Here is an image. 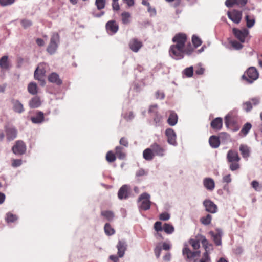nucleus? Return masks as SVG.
<instances>
[{
    "label": "nucleus",
    "mask_w": 262,
    "mask_h": 262,
    "mask_svg": "<svg viewBox=\"0 0 262 262\" xmlns=\"http://www.w3.org/2000/svg\"><path fill=\"white\" fill-rule=\"evenodd\" d=\"M186 39V35L183 33L178 34L173 38L172 41L176 44L171 46L169 51V55L172 58L179 60L184 57L185 53L188 55L191 54L192 51L191 50H185Z\"/></svg>",
    "instance_id": "nucleus-1"
},
{
    "label": "nucleus",
    "mask_w": 262,
    "mask_h": 262,
    "mask_svg": "<svg viewBox=\"0 0 262 262\" xmlns=\"http://www.w3.org/2000/svg\"><path fill=\"white\" fill-rule=\"evenodd\" d=\"M201 243L205 250V252L204 253L203 257L200 260H195L194 262H210V258L209 255L208 251L210 249V247H212V245L209 244L205 236L201 237Z\"/></svg>",
    "instance_id": "nucleus-2"
},
{
    "label": "nucleus",
    "mask_w": 262,
    "mask_h": 262,
    "mask_svg": "<svg viewBox=\"0 0 262 262\" xmlns=\"http://www.w3.org/2000/svg\"><path fill=\"white\" fill-rule=\"evenodd\" d=\"M59 42V36L58 33H54L52 35L50 43L47 48V51L50 54L55 53L57 49L58 45Z\"/></svg>",
    "instance_id": "nucleus-3"
},
{
    "label": "nucleus",
    "mask_w": 262,
    "mask_h": 262,
    "mask_svg": "<svg viewBox=\"0 0 262 262\" xmlns=\"http://www.w3.org/2000/svg\"><path fill=\"white\" fill-rule=\"evenodd\" d=\"M140 202L139 208L143 210H147L150 209L151 202L150 201V195L147 193L141 194L138 200Z\"/></svg>",
    "instance_id": "nucleus-4"
},
{
    "label": "nucleus",
    "mask_w": 262,
    "mask_h": 262,
    "mask_svg": "<svg viewBox=\"0 0 262 262\" xmlns=\"http://www.w3.org/2000/svg\"><path fill=\"white\" fill-rule=\"evenodd\" d=\"M259 74L257 70L254 67H251L247 70L246 72L242 76V78L248 82H252L256 80Z\"/></svg>",
    "instance_id": "nucleus-5"
},
{
    "label": "nucleus",
    "mask_w": 262,
    "mask_h": 262,
    "mask_svg": "<svg viewBox=\"0 0 262 262\" xmlns=\"http://www.w3.org/2000/svg\"><path fill=\"white\" fill-rule=\"evenodd\" d=\"M232 32L235 37L242 43L245 42L248 38L249 31L246 28L241 30L233 28Z\"/></svg>",
    "instance_id": "nucleus-6"
},
{
    "label": "nucleus",
    "mask_w": 262,
    "mask_h": 262,
    "mask_svg": "<svg viewBox=\"0 0 262 262\" xmlns=\"http://www.w3.org/2000/svg\"><path fill=\"white\" fill-rule=\"evenodd\" d=\"M227 14L228 18L235 24H238L242 20V11L233 10L228 11Z\"/></svg>",
    "instance_id": "nucleus-7"
},
{
    "label": "nucleus",
    "mask_w": 262,
    "mask_h": 262,
    "mask_svg": "<svg viewBox=\"0 0 262 262\" xmlns=\"http://www.w3.org/2000/svg\"><path fill=\"white\" fill-rule=\"evenodd\" d=\"M157 107L158 106L157 104L151 105L148 111L149 113L151 114V115L154 116V121L155 123L156 126L159 125L162 119V116L158 113Z\"/></svg>",
    "instance_id": "nucleus-8"
},
{
    "label": "nucleus",
    "mask_w": 262,
    "mask_h": 262,
    "mask_svg": "<svg viewBox=\"0 0 262 262\" xmlns=\"http://www.w3.org/2000/svg\"><path fill=\"white\" fill-rule=\"evenodd\" d=\"M26 146L22 141H17L12 147L13 152L16 155H22L25 152Z\"/></svg>",
    "instance_id": "nucleus-9"
},
{
    "label": "nucleus",
    "mask_w": 262,
    "mask_h": 262,
    "mask_svg": "<svg viewBox=\"0 0 262 262\" xmlns=\"http://www.w3.org/2000/svg\"><path fill=\"white\" fill-rule=\"evenodd\" d=\"M165 135L167 138V142L169 144L176 146L177 144L176 141V134L172 128H167L165 130Z\"/></svg>",
    "instance_id": "nucleus-10"
},
{
    "label": "nucleus",
    "mask_w": 262,
    "mask_h": 262,
    "mask_svg": "<svg viewBox=\"0 0 262 262\" xmlns=\"http://www.w3.org/2000/svg\"><path fill=\"white\" fill-rule=\"evenodd\" d=\"M182 253L183 256L186 259H190L198 256L200 254V251H196L192 252L188 247L187 245H185L184 248L183 249Z\"/></svg>",
    "instance_id": "nucleus-11"
},
{
    "label": "nucleus",
    "mask_w": 262,
    "mask_h": 262,
    "mask_svg": "<svg viewBox=\"0 0 262 262\" xmlns=\"http://www.w3.org/2000/svg\"><path fill=\"white\" fill-rule=\"evenodd\" d=\"M45 74V70L44 64L42 63L39 64L34 72V77L36 80L38 81H43L42 78Z\"/></svg>",
    "instance_id": "nucleus-12"
},
{
    "label": "nucleus",
    "mask_w": 262,
    "mask_h": 262,
    "mask_svg": "<svg viewBox=\"0 0 262 262\" xmlns=\"http://www.w3.org/2000/svg\"><path fill=\"white\" fill-rule=\"evenodd\" d=\"M129 49L134 52L137 53L143 46L142 42L136 38L132 39L129 42Z\"/></svg>",
    "instance_id": "nucleus-13"
},
{
    "label": "nucleus",
    "mask_w": 262,
    "mask_h": 262,
    "mask_svg": "<svg viewBox=\"0 0 262 262\" xmlns=\"http://www.w3.org/2000/svg\"><path fill=\"white\" fill-rule=\"evenodd\" d=\"M118 25L114 20H110L106 24V29L109 34H115L118 30Z\"/></svg>",
    "instance_id": "nucleus-14"
},
{
    "label": "nucleus",
    "mask_w": 262,
    "mask_h": 262,
    "mask_svg": "<svg viewBox=\"0 0 262 262\" xmlns=\"http://www.w3.org/2000/svg\"><path fill=\"white\" fill-rule=\"evenodd\" d=\"M204 206L207 212L214 213L217 211V206L211 200H206L203 202Z\"/></svg>",
    "instance_id": "nucleus-15"
},
{
    "label": "nucleus",
    "mask_w": 262,
    "mask_h": 262,
    "mask_svg": "<svg viewBox=\"0 0 262 262\" xmlns=\"http://www.w3.org/2000/svg\"><path fill=\"white\" fill-rule=\"evenodd\" d=\"M225 123L227 127H230L232 126L235 125V128L233 129L234 131H237L239 129V127L238 125H236V121L234 118L230 114H228L225 118Z\"/></svg>",
    "instance_id": "nucleus-16"
},
{
    "label": "nucleus",
    "mask_w": 262,
    "mask_h": 262,
    "mask_svg": "<svg viewBox=\"0 0 262 262\" xmlns=\"http://www.w3.org/2000/svg\"><path fill=\"white\" fill-rule=\"evenodd\" d=\"M129 186L127 185H123L119 190L118 192V198L120 200L126 199L129 195Z\"/></svg>",
    "instance_id": "nucleus-17"
},
{
    "label": "nucleus",
    "mask_w": 262,
    "mask_h": 262,
    "mask_svg": "<svg viewBox=\"0 0 262 262\" xmlns=\"http://www.w3.org/2000/svg\"><path fill=\"white\" fill-rule=\"evenodd\" d=\"M7 139L8 141L14 140L17 137V131L13 127H6L5 128Z\"/></svg>",
    "instance_id": "nucleus-18"
},
{
    "label": "nucleus",
    "mask_w": 262,
    "mask_h": 262,
    "mask_svg": "<svg viewBox=\"0 0 262 262\" xmlns=\"http://www.w3.org/2000/svg\"><path fill=\"white\" fill-rule=\"evenodd\" d=\"M155 155L163 157L164 155L165 149L162 147L157 143H154L150 145Z\"/></svg>",
    "instance_id": "nucleus-19"
},
{
    "label": "nucleus",
    "mask_w": 262,
    "mask_h": 262,
    "mask_svg": "<svg viewBox=\"0 0 262 262\" xmlns=\"http://www.w3.org/2000/svg\"><path fill=\"white\" fill-rule=\"evenodd\" d=\"M227 159L229 162H238L240 158L237 151L230 150L227 155Z\"/></svg>",
    "instance_id": "nucleus-20"
},
{
    "label": "nucleus",
    "mask_w": 262,
    "mask_h": 262,
    "mask_svg": "<svg viewBox=\"0 0 262 262\" xmlns=\"http://www.w3.org/2000/svg\"><path fill=\"white\" fill-rule=\"evenodd\" d=\"M127 245L125 242L122 241H119L117 245V248L118 249V255L119 257H122L124 255L125 251L126 250Z\"/></svg>",
    "instance_id": "nucleus-21"
},
{
    "label": "nucleus",
    "mask_w": 262,
    "mask_h": 262,
    "mask_svg": "<svg viewBox=\"0 0 262 262\" xmlns=\"http://www.w3.org/2000/svg\"><path fill=\"white\" fill-rule=\"evenodd\" d=\"M211 127L215 130H220L222 128L223 120L222 118L217 117L213 119L211 122Z\"/></svg>",
    "instance_id": "nucleus-22"
},
{
    "label": "nucleus",
    "mask_w": 262,
    "mask_h": 262,
    "mask_svg": "<svg viewBox=\"0 0 262 262\" xmlns=\"http://www.w3.org/2000/svg\"><path fill=\"white\" fill-rule=\"evenodd\" d=\"M204 186L209 191H212L215 187L214 180L210 178H206L203 180Z\"/></svg>",
    "instance_id": "nucleus-23"
},
{
    "label": "nucleus",
    "mask_w": 262,
    "mask_h": 262,
    "mask_svg": "<svg viewBox=\"0 0 262 262\" xmlns=\"http://www.w3.org/2000/svg\"><path fill=\"white\" fill-rule=\"evenodd\" d=\"M31 121L36 124L41 123L44 121V114L41 111L36 113V115L31 117Z\"/></svg>",
    "instance_id": "nucleus-24"
},
{
    "label": "nucleus",
    "mask_w": 262,
    "mask_h": 262,
    "mask_svg": "<svg viewBox=\"0 0 262 262\" xmlns=\"http://www.w3.org/2000/svg\"><path fill=\"white\" fill-rule=\"evenodd\" d=\"M155 154L151 147L145 149L143 152V158L147 161L152 160L154 157Z\"/></svg>",
    "instance_id": "nucleus-25"
},
{
    "label": "nucleus",
    "mask_w": 262,
    "mask_h": 262,
    "mask_svg": "<svg viewBox=\"0 0 262 262\" xmlns=\"http://www.w3.org/2000/svg\"><path fill=\"white\" fill-rule=\"evenodd\" d=\"M209 234L211 236L213 241L217 246L221 245L222 244V233L218 232L217 233H214L213 231H210Z\"/></svg>",
    "instance_id": "nucleus-26"
},
{
    "label": "nucleus",
    "mask_w": 262,
    "mask_h": 262,
    "mask_svg": "<svg viewBox=\"0 0 262 262\" xmlns=\"http://www.w3.org/2000/svg\"><path fill=\"white\" fill-rule=\"evenodd\" d=\"M0 67L2 70H7L10 67V64L8 61V56H4L0 59Z\"/></svg>",
    "instance_id": "nucleus-27"
},
{
    "label": "nucleus",
    "mask_w": 262,
    "mask_h": 262,
    "mask_svg": "<svg viewBox=\"0 0 262 262\" xmlns=\"http://www.w3.org/2000/svg\"><path fill=\"white\" fill-rule=\"evenodd\" d=\"M209 143L211 147L214 148H217L220 144V139L217 136H211L209 138Z\"/></svg>",
    "instance_id": "nucleus-28"
},
{
    "label": "nucleus",
    "mask_w": 262,
    "mask_h": 262,
    "mask_svg": "<svg viewBox=\"0 0 262 262\" xmlns=\"http://www.w3.org/2000/svg\"><path fill=\"white\" fill-rule=\"evenodd\" d=\"M177 122L178 116L177 114L173 111H171L167 120L168 124L170 126H174L177 124Z\"/></svg>",
    "instance_id": "nucleus-29"
},
{
    "label": "nucleus",
    "mask_w": 262,
    "mask_h": 262,
    "mask_svg": "<svg viewBox=\"0 0 262 262\" xmlns=\"http://www.w3.org/2000/svg\"><path fill=\"white\" fill-rule=\"evenodd\" d=\"M12 103L15 112L21 113L24 111L23 105L19 101L17 100H12Z\"/></svg>",
    "instance_id": "nucleus-30"
},
{
    "label": "nucleus",
    "mask_w": 262,
    "mask_h": 262,
    "mask_svg": "<svg viewBox=\"0 0 262 262\" xmlns=\"http://www.w3.org/2000/svg\"><path fill=\"white\" fill-rule=\"evenodd\" d=\"M239 151L244 158L247 159L249 157L250 150L247 145L244 144L241 145L239 147Z\"/></svg>",
    "instance_id": "nucleus-31"
},
{
    "label": "nucleus",
    "mask_w": 262,
    "mask_h": 262,
    "mask_svg": "<svg viewBox=\"0 0 262 262\" xmlns=\"http://www.w3.org/2000/svg\"><path fill=\"white\" fill-rule=\"evenodd\" d=\"M29 106L31 108H36L41 105V101L38 97H33L29 102Z\"/></svg>",
    "instance_id": "nucleus-32"
},
{
    "label": "nucleus",
    "mask_w": 262,
    "mask_h": 262,
    "mask_svg": "<svg viewBox=\"0 0 262 262\" xmlns=\"http://www.w3.org/2000/svg\"><path fill=\"white\" fill-rule=\"evenodd\" d=\"M251 124L250 123L247 122L243 126L241 130L239 133V135L242 136H246L248 134L249 130L251 129Z\"/></svg>",
    "instance_id": "nucleus-33"
},
{
    "label": "nucleus",
    "mask_w": 262,
    "mask_h": 262,
    "mask_svg": "<svg viewBox=\"0 0 262 262\" xmlns=\"http://www.w3.org/2000/svg\"><path fill=\"white\" fill-rule=\"evenodd\" d=\"M102 216L104 217L107 220L111 221L113 220L114 213L113 211L110 210H104L101 212Z\"/></svg>",
    "instance_id": "nucleus-34"
},
{
    "label": "nucleus",
    "mask_w": 262,
    "mask_h": 262,
    "mask_svg": "<svg viewBox=\"0 0 262 262\" xmlns=\"http://www.w3.org/2000/svg\"><path fill=\"white\" fill-rule=\"evenodd\" d=\"M104 229L105 233L108 236H111L115 234V231L114 229L112 227L109 223H106L105 224Z\"/></svg>",
    "instance_id": "nucleus-35"
},
{
    "label": "nucleus",
    "mask_w": 262,
    "mask_h": 262,
    "mask_svg": "<svg viewBox=\"0 0 262 262\" xmlns=\"http://www.w3.org/2000/svg\"><path fill=\"white\" fill-rule=\"evenodd\" d=\"M245 19L247 27L251 28L254 26L255 20V18L253 16L247 15H246Z\"/></svg>",
    "instance_id": "nucleus-36"
},
{
    "label": "nucleus",
    "mask_w": 262,
    "mask_h": 262,
    "mask_svg": "<svg viewBox=\"0 0 262 262\" xmlns=\"http://www.w3.org/2000/svg\"><path fill=\"white\" fill-rule=\"evenodd\" d=\"M163 230L167 234H171L173 232L174 228L171 224L165 223L163 225Z\"/></svg>",
    "instance_id": "nucleus-37"
},
{
    "label": "nucleus",
    "mask_w": 262,
    "mask_h": 262,
    "mask_svg": "<svg viewBox=\"0 0 262 262\" xmlns=\"http://www.w3.org/2000/svg\"><path fill=\"white\" fill-rule=\"evenodd\" d=\"M28 90L29 92L32 95L37 94L38 92L37 85L35 83H30L28 86Z\"/></svg>",
    "instance_id": "nucleus-38"
},
{
    "label": "nucleus",
    "mask_w": 262,
    "mask_h": 262,
    "mask_svg": "<svg viewBox=\"0 0 262 262\" xmlns=\"http://www.w3.org/2000/svg\"><path fill=\"white\" fill-rule=\"evenodd\" d=\"M117 157L120 159H123L125 157V154L123 151V148L120 146L116 147V152Z\"/></svg>",
    "instance_id": "nucleus-39"
},
{
    "label": "nucleus",
    "mask_w": 262,
    "mask_h": 262,
    "mask_svg": "<svg viewBox=\"0 0 262 262\" xmlns=\"http://www.w3.org/2000/svg\"><path fill=\"white\" fill-rule=\"evenodd\" d=\"M252 187L256 191L262 190V185L257 181L254 180L251 183Z\"/></svg>",
    "instance_id": "nucleus-40"
},
{
    "label": "nucleus",
    "mask_w": 262,
    "mask_h": 262,
    "mask_svg": "<svg viewBox=\"0 0 262 262\" xmlns=\"http://www.w3.org/2000/svg\"><path fill=\"white\" fill-rule=\"evenodd\" d=\"M49 82H60L59 75L56 73H51L48 77Z\"/></svg>",
    "instance_id": "nucleus-41"
},
{
    "label": "nucleus",
    "mask_w": 262,
    "mask_h": 262,
    "mask_svg": "<svg viewBox=\"0 0 262 262\" xmlns=\"http://www.w3.org/2000/svg\"><path fill=\"white\" fill-rule=\"evenodd\" d=\"M122 21L124 24H128L129 22V18L130 17V14L128 12H124L122 13Z\"/></svg>",
    "instance_id": "nucleus-42"
},
{
    "label": "nucleus",
    "mask_w": 262,
    "mask_h": 262,
    "mask_svg": "<svg viewBox=\"0 0 262 262\" xmlns=\"http://www.w3.org/2000/svg\"><path fill=\"white\" fill-rule=\"evenodd\" d=\"M106 4V0H96L95 5L98 10L104 8Z\"/></svg>",
    "instance_id": "nucleus-43"
},
{
    "label": "nucleus",
    "mask_w": 262,
    "mask_h": 262,
    "mask_svg": "<svg viewBox=\"0 0 262 262\" xmlns=\"http://www.w3.org/2000/svg\"><path fill=\"white\" fill-rule=\"evenodd\" d=\"M211 219L212 216L210 214H207L206 216L201 219V222L203 224L208 225L211 223Z\"/></svg>",
    "instance_id": "nucleus-44"
},
{
    "label": "nucleus",
    "mask_w": 262,
    "mask_h": 262,
    "mask_svg": "<svg viewBox=\"0 0 262 262\" xmlns=\"http://www.w3.org/2000/svg\"><path fill=\"white\" fill-rule=\"evenodd\" d=\"M183 74L188 77H190L193 74V68L192 66L186 68L183 71Z\"/></svg>",
    "instance_id": "nucleus-45"
},
{
    "label": "nucleus",
    "mask_w": 262,
    "mask_h": 262,
    "mask_svg": "<svg viewBox=\"0 0 262 262\" xmlns=\"http://www.w3.org/2000/svg\"><path fill=\"white\" fill-rule=\"evenodd\" d=\"M17 217L16 215H14L12 213H8L7 214V216L6 220L8 223L9 222H14L16 221Z\"/></svg>",
    "instance_id": "nucleus-46"
},
{
    "label": "nucleus",
    "mask_w": 262,
    "mask_h": 262,
    "mask_svg": "<svg viewBox=\"0 0 262 262\" xmlns=\"http://www.w3.org/2000/svg\"><path fill=\"white\" fill-rule=\"evenodd\" d=\"M106 159L108 162H113L116 160V157L113 152L110 151L106 154Z\"/></svg>",
    "instance_id": "nucleus-47"
},
{
    "label": "nucleus",
    "mask_w": 262,
    "mask_h": 262,
    "mask_svg": "<svg viewBox=\"0 0 262 262\" xmlns=\"http://www.w3.org/2000/svg\"><path fill=\"white\" fill-rule=\"evenodd\" d=\"M190 244L192 246L194 249H198L200 248V242L198 240L191 239L189 241Z\"/></svg>",
    "instance_id": "nucleus-48"
},
{
    "label": "nucleus",
    "mask_w": 262,
    "mask_h": 262,
    "mask_svg": "<svg viewBox=\"0 0 262 262\" xmlns=\"http://www.w3.org/2000/svg\"><path fill=\"white\" fill-rule=\"evenodd\" d=\"M192 41L195 48L200 46L202 44V41L201 39L195 35L192 36Z\"/></svg>",
    "instance_id": "nucleus-49"
},
{
    "label": "nucleus",
    "mask_w": 262,
    "mask_h": 262,
    "mask_svg": "<svg viewBox=\"0 0 262 262\" xmlns=\"http://www.w3.org/2000/svg\"><path fill=\"white\" fill-rule=\"evenodd\" d=\"M20 23H21L22 26L25 29H27V28H29L32 24L31 20L27 19H24L21 20Z\"/></svg>",
    "instance_id": "nucleus-50"
},
{
    "label": "nucleus",
    "mask_w": 262,
    "mask_h": 262,
    "mask_svg": "<svg viewBox=\"0 0 262 262\" xmlns=\"http://www.w3.org/2000/svg\"><path fill=\"white\" fill-rule=\"evenodd\" d=\"M195 74L196 75H202L204 73V69L201 67V65L198 64L196 67H195Z\"/></svg>",
    "instance_id": "nucleus-51"
},
{
    "label": "nucleus",
    "mask_w": 262,
    "mask_h": 262,
    "mask_svg": "<svg viewBox=\"0 0 262 262\" xmlns=\"http://www.w3.org/2000/svg\"><path fill=\"white\" fill-rule=\"evenodd\" d=\"M15 0H0V5L5 7L13 4Z\"/></svg>",
    "instance_id": "nucleus-52"
},
{
    "label": "nucleus",
    "mask_w": 262,
    "mask_h": 262,
    "mask_svg": "<svg viewBox=\"0 0 262 262\" xmlns=\"http://www.w3.org/2000/svg\"><path fill=\"white\" fill-rule=\"evenodd\" d=\"M243 108L246 112H249L252 108V106L251 101H247L243 103Z\"/></svg>",
    "instance_id": "nucleus-53"
},
{
    "label": "nucleus",
    "mask_w": 262,
    "mask_h": 262,
    "mask_svg": "<svg viewBox=\"0 0 262 262\" xmlns=\"http://www.w3.org/2000/svg\"><path fill=\"white\" fill-rule=\"evenodd\" d=\"M218 137L221 140L225 141L229 139L230 136L228 134L225 132H222L220 134L219 136Z\"/></svg>",
    "instance_id": "nucleus-54"
},
{
    "label": "nucleus",
    "mask_w": 262,
    "mask_h": 262,
    "mask_svg": "<svg viewBox=\"0 0 262 262\" xmlns=\"http://www.w3.org/2000/svg\"><path fill=\"white\" fill-rule=\"evenodd\" d=\"M231 163L230 165V169L231 170L235 171L239 168V164L238 163V162H233Z\"/></svg>",
    "instance_id": "nucleus-55"
},
{
    "label": "nucleus",
    "mask_w": 262,
    "mask_h": 262,
    "mask_svg": "<svg viewBox=\"0 0 262 262\" xmlns=\"http://www.w3.org/2000/svg\"><path fill=\"white\" fill-rule=\"evenodd\" d=\"M170 218V215L167 212H163L160 214L159 219L162 221H167Z\"/></svg>",
    "instance_id": "nucleus-56"
},
{
    "label": "nucleus",
    "mask_w": 262,
    "mask_h": 262,
    "mask_svg": "<svg viewBox=\"0 0 262 262\" xmlns=\"http://www.w3.org/2000/svg\"><path fill=\"white\" fill-rule=\"evenodd\" d=\"M237 41H233L231 42L232 46L236 50L241 49L243 48V46L241 43Z\"/></svg>",
    "instance_id": "nucleus-57"
},
{
    "label": "nucleus",
    "mask_w": 262,
    "mask_h": 262,
    "mask_svg": "<svg viewBox=\"0 0 262 262\" xmlns=\"http://www.w3.org/2000/svg\"><path fill=\"white\" fill-rule=\"evenodd\" d=\"M155 230L158 232L162 230V223L160 222H156L154 224Z\"/></svg>",
    "instance_id": "nucleus-58"
},
{
    "label": "nucleus",
    "mask_w": 262,
    "mask_h": 262,
    "mask_svg": "<svg viewBox=\"0 0 262 262\" xmlns=\"http://www.w3.org/2000/svg\"><path fill=\"white\" fill-rule=\"evenodd\" d=\"M234 4H237V0H226L225 5L227 7H231Z\"/></svg>",
    "instance_id": "nucleus-59"
},
{
    "label": "nucleus",
    "mask_w": 262,
    "mask_h": 262,
    "mask_svg": "<svg viewBox=\"0 0 262 262\" xmlns=\"http://www.w3.org/2000/svg\"><path fill=\"white\" fill-rule=\"evenodd\" d=\"M162 248L160 246H156L154 249L155 253L157 258H159L160 256Z\"/></svg>",
    "instance_id": "nucleus-60"
},
{
    "label": "nucleus",
    "mask_w": 262,
    "mask_h": 262,
    "mask_svg": "<svg viewBox=\"0 0 262 262\" xmlns=\"http://www.w3.org/2000/svg\"><path fill=\"white\" fill-rule=\"evenodd\" d=\"M156 97L157 99H163L165 97V95L163 92L158 91L156 93Z\"/></svg>",
    "instance_id": "nucleus-61"
},
{
    "label": "nucleus",
    "mask_w": 262,
    "mask_h": 262,
    "mask_svg": "<svg viewBox=\"0 0 262 262\" xmlns=\"http://www.w3.org/2000/svg\"><path fill=\"white\" fill-rule=\"evenodd\" d=\"M148 12L150 13L151 16H154L156 15V10L155 8H152L150 6L148 7Z\"/></svg>",
    "instance_id": "nucleus-62"
},
{
    "label": "nucleus",
    "mask_w": 262,
    "mask_h": 262,
    "mask_svg": "<svg viewBox=\"0 0 262 262\" xmlns=\"http://www.w3.org/2000/svg\"><path fill=\"white\" fill-rule=\"evenodd\" d=\"M223 181L226 183H230L231 182V174H229L224 176L223 178Z\"/></svg>",
    "instance_id": "nucleus-63"
},
{
    "label": "nucleus",
    "mask_w": 262,
    "mask_h": 262,
    "mask_svg": "<svg viewBox=\"0 0 262 262\" xmlns=\"http://www.w3.org/2000/svg\"><path fill=\"white\" fill-rule=\"evenodd\" d=\"M120 144L122 145H123L125 147H127L128 145V141L127 140L124 138V137H122L121 138L120 140Z\"/></svg>",
    "instance_id": "nucleus-64"
}]
</instances>
